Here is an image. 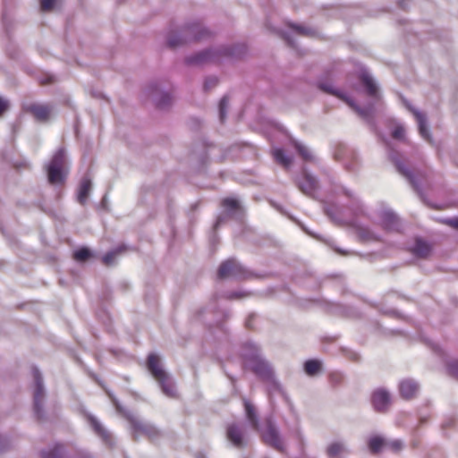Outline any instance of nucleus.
I'll use <instances>...</instances> for the list:
<instances>
[{
	"instance_id": "obj_1",
	"label": "nucleus",
	"mask_w": 458,
	"mask_h": 458,
	"mask_svg": "<svg viewBox=\"0 0 458 458\" xmlns=\"http://www.w3.org/2000/svg\"><path fill=\"white\" fill-rule=\"evenodd\" d=\"M357 79L356 91L368 98L364 106H360L347 92L334 86L326 77H319L316 81V87L320 91L334 96L346 104L365 122L371 132L379 136L386 143L387 157L394 165L396 172L408 181L420 196H422L423 190L418 175L406 165L401 153L389 143L379 130L376 117L378 113L385 109V102L378 82L372 76L368 67L363 64L357 71Z\"/></svg>"
},
{
	"instance_id": "obj_2",
	"label": "nucleus",
	"mask_w": 458,
	"mask_h": 458,
	"mask_svg": "<svg viewBox=\"0 0 458 458\" xmlns=\"http://www.w3.org/2000/svg\"><path fill=\"white\" fill-rule=\"evenodd\" d=\"M240 356L245 369L250 370L261 381L267 383V394L272 399L276 392H283V385L276 375L273 365L263 354L260 345L248 340L242 344Z\"/></svg>"
},
{
	"instance_id": "obj_3",
	"label": "nucleus",
	"mask_w": 458,
	"mask_h": 458,
	"mask_svg": "<svg viewBox=\"0 0 458 458\" xmlns=\"http://www.w3.org/2000/svg\"><path fill=\"white\" fill-rule=\"evenodd\" d=\"M248 53V47L243 43L222 45L216 47H207L194 52L184 57L187 66H200L214 62L223 63L226 60H238L243 58Z\"/></svg>"
},
{
	"instance_id": "obj_4",
	"label": "nucleus",
	"mask_w": 458,
	"mask_h": 458,
	"mask_svg": "<svg viewBox=\"0 0 458 458\" xmlns=\"http://www.w3.org/2000/svg\"><path fill=\"white\" fill-rule=\"evenodd\" d=\"M44 170L47 182L50 185L59 186L64 184L70 171L68 157L64 147H59L54 152L50 160L45 164Z\"/></svg>"
},
{
	"instance_id": "obj_5",
	"label": "nucleus",
	"mask_w": 458,
	"mask_h": 458,
	"mask_svg": "<svg viewBox=\"0 0 458 458\" xmlns=\"http://www.w3.org/2000/svg\"><path fill=\"white\" fill-rule=\"evenodd\" d=\"M112 404L116 411L121 414L131 425L132 430V438L134 441L139 440L138 433H142L150 440L157 438L160 435L159 430L153 424H144L135 418V416L126 408H124L116 396L111 392L106 391Z\"/></svg>"
},
{
	"instance_id": "obj_6",
	"label": "nucleus",
	"mask_w": 458,
	"mask_h": 458,
	"mask_svg": "<svg viewBox=\"0 0 458 458\" xmlns=\"http://www.w3.org/2000/svg\"><path fill=\"white\" fill-rule=\"evenodd\" d=\"M31 373L33 377L32 414L38 422H44L47 420V415L45 409L47 389L44 384L43 375L36 365L31 367Z\"/></svg>"
},
{
	"instance_id": "obj_7",
	"label": "nucleus",
	"mask_w": 458,
	"mask_h": 458,
	"mask_svg": "<svg viewBox=\"0 0 458 458\" xmlns=\"http://www.w3.org/2000/svg\"><path fill=\"white\" fill-rule=\"evenodd\" d=\"M254 430L259 433L265 445L279 452L284 450L281 430L273 414L266 415L263 421Z\"/></svg>"
},
{
	"instance_id": "obj_8",
	"label": "nucleus",
	"mask_w": 458,
	"mask_h": 458,
	"mask_svg": "<svg viewBox=\"0 0 458 458\" xmlns=\"http://www.w3.org/2000/svg\"><path fill=\"white\" fill-rule=\"evenodd\" d=\"M253 276L255 274L233 257L223 260L216 270L217 280H246Z\"/></svg>"
},
{
	"instance_id": "obj_9",
	"label": "nucleus",
	"mask_w": 458,
	"mask_h": 458,
	"mask_svg": "<svg viewBox=\"0 0 458 458\" xmlns=\"http://www.w3.org/2000/svg\"><path fill=\"white\" fill-rule=\"evenodd\" d=\"M294 183L302 194L317 199V192L319 190V180L307 166L304 165L301 167V173L294 177Z\"/></svg>"
},
{
	"instance_id": "obj_10",
	"label": "nucleus",
	"mask_w": 458,
	"mask_h": 458,
	"mask_svg": "<svg viewBox=\"0 0 458 458\" xmlns=\"http://www.w3.org/2000/svg\"><path fill=\"white\" fill-rule=\"evenodd\" d=\"M145 91L157 109L169 108L173 104L172 93L163 89L157 81L148 83Z\"/></svg>"
},
{
	"instance_id": "obj_11",
	"label": "nucleus",
	"mask_w": 458,
	"mask_h": 458,
	"mask_svg": "<svg viewBox=\"0 0 458 458\" xmlns=\"http://www.w3.org/2000/svg\"><path fill=\"white\" fill-rule=\"evenodd\" d=\"M369 402L375 412L386 414L393 403L392 394L385 386L376 387L370 394Z\"/></svg>"
},
{
	"instance_id": "obj_12",
	"label": "nucleus",
	"mask_w": 458,
	"mask_h": 458,
	"mask_svg": "<svg viewBox=\"0 0 458 458\" xmlns=\"http://www.w3.org/2000/svg\"><path fill=\"white\" fill-rule=\"evenodd\" d=\"M81 413L87 420L93 433L101 439L103 444L106 446L114 447L115 444L114 438L100 420L84 407L81 408Z\"/></svg>"
},
{
	"instance_id": "obj_13",
	"label": "nucleus",
	"mask_w": 458,
	"mask_h": 458,
	"mask_svg": "<svg viewBox=\"0 0 458 458\" xmlns=\"http://www.w3.org/2000/svg\"><path fill=\"white\" fill-rule=\"evenodd\" d=\"M213 147L214 144L206 139H202L193 144L190 157L197 161V170L199 173L205 172L209 161V150Z\"/></svg>"
},
{
	"instance_id": "obj_14",
	"label": "nucleus",
	"mask_w": 458,
	"mask_h": 458,
	"mask_svg": "<svg viewBox=\"0 0 458 458\" xmlns=\"http://www.w3.org/2000/svg\"><path fill=\"white\" fill-rule=\"evenodd\" d=\"M181 28L189 44L208 38L212 35L210 30L199 21H186Z\"/></svg>"
},
{
	"instance_id": "obj_15",
	"label": "nucleus",
	"mask_w": 458,
	"mask_h": 458,
	"mask_svg": "<svg viewBox=\"0 0 458 458\" xmlns=\"http://www.w3.org/2000/svg\"><path fill=\"white\" fill-rule=\"evenodd\" d=\"M225 437L233 447L239 450L246 448L249 445L247 432L235 422L226 426Z\"/></svg>"
},
{
	"instance_id": "obj_16",
	"label": "nucleus",
	"mask_w": 458,
	"mask_h": 458,
	"mask_svg": "<svg viewBox=\"0 0 458 458\" xmlns=\"http://www.w3.org/2000/svg\"><path fill=\"white\" fill-rule=\"evenodd\" d=\"M271 124L274 128L287 137L289 144L305 162H311L314 160L312 153L307 148V147L295 139L282 123L279 122H272Z\"/></svg>"
},
{
	"instance_id": "obj_17",
	"label": "nucleus",
	"mask_w": 458,
	"mask_h": 458,
	"mask_svg": "<svg viewBox=\"0 0 458 458\" xmlns=\"http://www.w3.org/2000/svg\"><path fill=\"white\" fill-rule=\"evenodd\" d=\"M340 189L342 193L351 200L350 205L347 206V208L350 210L352 215L350 219L355 218L358 220L360 216H366V208L363 202L354 194V192L344 185H341Z\"/></svg>"
},
{
	"instance_id": "obj_18",
	"label": "nucleus",
	"mask_w": 458,
	"mask_h": 458,
	"mask_svg": "<svg viewBox=\"0 0 458 458\" xmlns=\"http://www.w3.org/2000/svg\"><path fill=\"white\" fill-rule=\"evenodd\" d=\"M397 389L403 400L411 401L418 395L420 385L412 377H405L399 381Z\"/></svg>"
},
{
	"instance_id": "obj_19",
	"label": "nucleus",
	"mask_w": 458,
	"mask_h": 458,
	"mask_svg": "<svg viewBox=\"0 0 458 458\" xmlns=\"http://www.w3.org/2000/svg\"><path fill=\"white\" fill-rule=\"evenodd\" d=\"M381 226L386 232L400 233L402 222L399 216L391 208L383 209L379 215Z\"/></svg>"
},
{
	"instance_id": "obj_20",
	"label": "nucleus",
	"mask_w": 458,
	"mask_h": 458,
	"mask_svg": "<svg viewBox=\"0 0 458 458\" xmlns=\"http://www.w3.org/2000/svg\"><path fill=\"white\" fill-rule=\"evenodd\" d=\"M23 110L30 114L38 123H47L52 114V107L49 105L36 102L24 106Z\"/></svg>"
},
{
	"instance_id": "obj_21",
	"label": "nucleus",
	"mask_w": 458,
	"mask_h": 458,
	"mask_svg": "<svg viewBox=\"0 0 458 458\" xmlns=\"http://www.w3.org/2000/svg\"><path fill=\"white\" fill-rule=\"evenodd\" d=\"M220 206L223 208V211L231 216L233 218L242 216L245 213L244 207L237 196H228L223 198L221 199Z\"/></svg>"
},
{
	"instance_id": "obj_22",
	"label": "nucleus",
	"mask_w": 458,
	"mask_h": 458,
	"mask_svg": "<svg viewBox=\"0 0 458 458\" xmlns=\"http://www.w3.org/2000/svg\"><path fill=\"white\" fill-rule=\"evenodd\" d=\"M188 44L182 29L181 27L174 29L171 24L165 34V47L170 49H177Z\"/></svg>"
},
{
	"instance_id": "obj_23",
	"label": "nucleus",
	"mask_w": 458,
	"mask_h": 458,
	"mask_svg": "<svg viewBox=\"0 0 458 458\" xmlns=\"http://www.w3.org/2000/svg\"><path fill=\"white\" fill-rule=\"evenodd\" d=\"M326 309L330 313L346 318H360L361 316L360 311L357 309L352 306L344 305L340 302L327 301Z\"/></svg>"
},
{
	"instance_id": "obj_24",
	"label": "nucleus",
	"mask_w": 458,
	"mask_h": 458,
	"mask_svg": "<svg viewBox=\"0 0 458 458\" xmlns=\"http://www.w3.org/2000/svg\"><path fill=\"white\" fill-rule=\"evenodd\" d=\"M146 368L149 374L155 378H158L167 372L161 362V357L154 352H151L147 356Z\"/></svg>"
},
{
	"instance_id": "obj_25",
	"label": "nucleus",
	"mask_w": 458,
	"mask_h": 458,
	"mask_svg": "<svg viewBox=\"0 0 458 458\" xmlns=\"http://www.w3.org/2000/svg\"><path fill=\"white\" fill-rule=\"evenodd\" d=\"M242 401L246 422L254 430L261 423L258 410L248 398L243 396Z\"/></svg>"
},
{
	"instance_id": "obj_26",
	"label": "nucleus",
	"mask_w": 458,
	"mask_h": 458,
	"mask_svg": "<svg viewBox=\"0 0 458 458\" xmlns=\"http://www.w3.org/2000/svg\"><path fill=\"white\" fill-rule=\"evenodd\" d=\"M433 251V246L430 242L422 237H416L411 248V252L414 257L420 259L428 258Z\"/></svg>"
},
{
	"instance_id": "obj_27",
	"label": "nucleus",
	"mask_w": 458,
	"mask_h": 458,
	"mask_svg": "<svg viewBox=\"0 0 458 458\" xmlns=\"http://www.w3.org/2000/svg\"><path fill=\"white\" fill-rule=\"evenodd\" d=\"M418 125V132L420 136L428 141L429 144L434 143V140L432 137V133L430 131L428 116L425 113L416 112V115H414Z\"/></svg>"
},
{
	"instance_id": "obj_28",
	"label": "nucleus",
	"mask_w": 458,
	"mask_h": 458,
	"mask_svg": "<svg viewBox=\"0 0 458 458\" xmlns=\"http://www.w3.org/2000/svg\"><path fill=\"white\" fill-rule=\"evenodd\" d=\"M40 458H70V453L62 443L56 442L42 449Z\"/></svg>"
},
{
	"instance_id": "obj_29",
	"label": "nucleus",
	"mask_w": 458,
	"mask_h": 458,
	"mask_svg": "<svg viewBox=\"0 0 458 458\" xmlns=\"http://www.w3.org/2000/svg\"><path fill=\"white\" fill-rule=\"evenodd\" d=\"M348 225L355 229L358 238L361 242L378 240L379 237L368 226H363L357 219H348Z\"/></svg>"
},
{
	"instance_id": "obj_30",
	"label": "nucleus",
	"mask_w": 458,
	"mask_h": 458,
	"mask_svg": "<svg viewBox=\"0 0 458 458\" xmlns=\"http://www.w3.org/2000/svg\"><path fill=\"white\" fill-rule=\"evenodd\" d=\"M301 230L306 233L308 234L309 236L319 241V242H324L325 244H327L328 247H330L335 252H336L337 254L339 255H347L348 254V251L344 249H342L340 247H337L335 244V241L331 238H325L324 236H322L321 234H318L311 230H310L308 227H306L304 225H300Z\"/></svg>"
},
{
	"instance_id": "obj_31",
	"label": "nucleus",
	"mask_w": 458,
	"mask_h": 458,
	"mask_svg": "<svg viewBox=\"0 0 458 458\" xmlns=\"http://www.w3.org/2000/svg\"><path fill=\"white\" fill-rule=\"evenodd\" d=\"M323 211L325 215L335 225H346L348 224V220L344 219L338 216L340 212V208L336 203L325 202L323 204Z\"/></svg>"
},
{
	"instance_id": "obj_32",
	"label": "nucleus",
	"mask_w": 458,
	"mask_h": 458,
	"mask_svg": "<svg viewBox=\"0 0 458 458\" xmlns=\"http://www.w3.org/2000/svg\"><path fill=\"white\" fill-rule=\"evenodd\" d=\"M92 190V181L89 177H83L79 183L76 191V199L77 201L84 206L90 195Z\"/></svg>"
},
{
	"instance_id": "obj_33",
	"label": "nucleus",
	"mask_w": 458,
	"mask_h": 458,
	"mask_svg": "<svg viewBox=\"0 0 458 458\" xmlns=\"http://www.w3.org/2000/svg\"><path fill=\"white\" fill-rule=\"evenodd\" d=\"M302 369L308 377H317L323 372V361L318 358L307 359L302 364Z\"/></svg>"
},
{
	"instance_id": "obj_34",
	"label": "nucleus",
	"mask_w": 458,
	"mask_h": 458,
	"mask_svg": "<svg viewBox=\"0 0 458 458\" xmlns=\"http://www.w3.org/2000/svg\"><path fill=\"white\" fill-rule=\"evenodd\" d=\"M158 382L161 392L169 398L176 396V389L172 377L167 373L156 379Z\"/></svg>"
},
{
	"instance_id": "obj_35",
	"label": "nucleus",
	"mask_w": 458,
	"mask_h": 458,
	"mask_svg": "<svg viewBox=\"0 0 458 458\" xmlns=\"http://www.w3.org/2000/svg\"><path fill=\"white\" fill-rule=\"evenodd\" d=\"M386 445L387 440L379 434H373L367 440L368 449L373 454L381 453L386 447Z\"/></svg>"
},
{
	"instance_id": "obj_36",
	"label": "nucleus",
	"mask_w": 458,
	"mask_h": 458,
	"mask_svg": "<svg viewBox=\"0 0 458 458\" xmlns=\"http://www.w3.org/2000/svg\"><path fill=\"white\" fill-rule=\"evenodd\" d=\"M272 156L277 164L285 168H290L294 161L293 157L289 155L283 147L273 148Z\"/></svg>"
},
{
	"instance_id": "obj_37",
	"label": "nucleus",
	"mask_w": 458,
	"mask_h": 458,
	"mask_svg": "<svg viewBox=\"0 0 458 458\" xmlns=\"http://www.w3.org/2000/svg\"><path fill=\"white\" fill-rule=\"evenodd\" d=\"M128 249H129V246L125 243H121V244L115 246L114 248L109 250L107 252H106L102 256V262L106 266H111L114 263V259L119 255H121L122 253L126 251Z\"/></svg>"
},
{
	"instance_id": "obj_38",
	"label": "nucleus",
	"mask_w": 458,
	"mask_h": 458,
	"mask_svg": "<svg viewBox=\"0 0 458 458\" xmlns=\"http://www.w3.org/2000/svg\"><path fill=\"white\" fill-rule=\"evenodd\" d=\"M96 256V253L85 245L79 246L72 252V258L77 262H85L94 259Z\"/></svg>"
},
{
	"instance_id": "obj_39",
	"label": "nucleus",
	"mask_w": 458,
	"mask_h": 458,
	"mask_svg": "<svg viewBox=\"0 0 458 458\" xmlns=\"http://www.w3.org/2000/svg\"><path fill=\"white\" fill-rule=\"evenodd\" d=\"M230 96L224 94L217 103L218 119L221 123H224L227 118L229 109Z\"/></svg>"
},
{
	"instance_id": "obj_40",
	"label": "nucleus",
	"mask_w": 458,
	"mask_h": 458,
	"mask_svg": "<svg viewBox=\"0 0 458 458\" xmlns=\"http://www.w3.org/2000/svg\"><path fill=\"white\" fill-rule=\"evenodd\" d=\"M286 26L293 32L302 35V36H308L312 37L315 35V30L311 28L306 27L302 24L288 21H286Z\"/></svg>"
},
{
	"instance_id": "obj_41",
	"label": "nucleus",
	"mask_w": 458,
	"mask_h": 458,
	"mask_svg": "<svg viewBox=\"0 0 458 458\" xmlns=\"http://www.w3.org/2000/svg\"><path fill=\"white\" fill-rule=\"evenodd\" d=\"M344 450L345 446L343 442L334 441L327 445L326 453L328 458H336Z\"/></svg>"
},
{
	"instance_id": "obj_42",
	"label": "nucleus",
	"mask_w": 458,
	"mask_h": 458,
	"mask_svg": "<svg viewBox=\"0 0 458 458\" xmlns=\"http://www.w3.org/2000/svg\"><path fill=\"white\" fill-rule=\"evenodd\" d=\"M219 78L216 75L206 76L203 81V91L208 92L219 84Z\"/></svg>"
},
{
	"instance_id": "obj_43",
	"label": "nucleus",
	"mask_w": 458,
	"mask_h": 458,
	"mask_svg": "<svg viewBox=\"0 0 458 458\" xmlns=\"http://www.w3.org/2000/svg\"><path fill=\"white\" fill-rule=\"evenodd\" d=\"M341 352L342 354L346 358L348 359L349 360L352 361V362H360L361 361V356L360 354L352 350V349H350L348 347H342L341 348Z\"/></svg>"
},
{
	"instance_id": "obj_44",
	"label": "nucleus",
	"mask_w": 458,
	"mask_h": 458,
	"mask_svg": "<svg viewBox=\"0 0 458 458\" xmlns=\"http://www.w3.org/2000/svg\"><path fill=\"white\" fill-rule=\"evenodd\" d=\"M391 136L398 140H405V129L402 123H396L391 130Z\"/></svg>"
},
{
	"instance_id": "obj_45",
	"label": "nucleus",
	"mask_w": 458,
	"mask_h": 458,
	"mask_svg": "<svg viewBox=\"0 0 458 458\" xmlns=\"http://www.w3.org/2000/svg\"><path fill=\"white\" fill-rule=\"evenodd\" d=\"M215 313L216 314L217 316V319L216 321V327H218L219 328H222L224 327V322L226 321L227 319H229V318L231 317V312L229 310H223L221 311H219L218 310H215Z\"/></svg>"
},
{
	"instance_id": "obj_46",
	"label": "nucleus",
	"mask_w": 458,
	"mask_h": 458,
	"mask_svg": "<svg viewBox=\"0 0 458 458\" xmlns=\"http://www.w3.org/2000/svg\"><path fill=\"white\" fill-rule=\"evenodd\" d=\"M279 36L282 39L284 40V42L292 48H296L297 44L294 37L293 36L292 32L286 31V30H280Z\"/></svg>"
},
{
	"instance_id": "obj_47",
	"label": "nucleus",
	"mask_w": 458,
	"mask_h": 458,
	"mask_svg": "<svg viewBox=\"0 0 458 458\" xmlns=\"http://www.w3.org/2000/svg\"><path fill=\"white\" fill-rule=\"evenodd\" d=\"M446 369L450 376L458 379V360H451L447 361Z\"/></svg>"
},
{
	"instance_id": "obj_48",
	"label": "nucleus",
	"mask_w": 458,
	"mask_h": 458,
	"mask_svg": "<svg viewBox=\"0 0 458 458\" xmlns=\"http://www.w3.org/2000/svg\"><path fill=\"white\" fill-rule=\"evenodd\" d=\"M218 230L219 229H215V227L212 226L210 229V232H209V235H208L209 244H210L211 248H214V249L218 245L219 241H220Z\"/></svg>"
},
{
	"instance_id": "obj_49",
	"label": "nucleus",
	"mask_w": 458,
	"mask_h": 458,
	"mask_svg": "<svg viewBox=\"0 0 458 458\" xmlns=\"http://www.w3.org/2000/svg\"><path fill=\"white\" fill-rule=\"evenodd\" d=\"M229 218H233L231 216L227 215L225 212L222 211L220 212L213 224V227L215 229H220V227L225 223V221Z\"/></svg>"
},
{
	"instance_id": "obj_50",
	"label": "nucleus",
	"mask_w": 458,
	"mask_h": 458,
	"mask_svg": "<svg viewBox=\"0 0 458 458\" xmlns=\"http://www.w3.org/2000/svg\"><path fill=\"white\" fill-rule=\"evenodd\" d=\"M403 441L401 439H393L387 441L386 447L390 448L392 452L398 453L403 448Z\"/></svg>"
},
{
	"instance_id": "obj_51",
	"label": "nucleus",
	"mask_w": 458,
	"mask_h": 458,
	"mask_svg": "<svg viewBox=\"0 0 458 458\" xmlns=\"http://www.w3.org/2000/svg\"><path fill=\"white\" fill-rule=\"evenodd\" d=\"M250 293L244 291H231L225 293V297L228 300H237L249 296Z\"/></svg>"
},
{
	"instance_id": "obj_52",
	"label": "nucleus",
	"mask_w": 458,
	"mask_h": 458,
	"mask_svg": "<svg viewBox=\"0 0 458 458\" xmlns=\"http://www.w3.org/2000/svg\"><path fill=\"white\" fill-rule=\"evenodd\" d=\"M400 99L403 106L411 112L413 116L416 115V112H421L420 109L416 108L411 102L407 99L403 95L400 94Z\"/></svg>"
},
{
	"instance_id": "obj_53",
	"label": "nucleus",
	"mask_w": 458,
	"mask_h": 458,
	"mask_svg": "<svg viewBox=\"0 0 458 458\" xmlns=\"http://www.w3.org/2000/svg\"><path fill=\"white\" fill-rule=\"evenodd\" d=\"M11 440L8 436L0 433V454L9 450Z\"/></svg>"
},
{
	"instance_id": "obj_54",
	"label": "nucleus",
	"mask_w": 458,
	"mask_h": 458,
	"mask_svg": "<svg viewBox=\"0 0 458 458\" xmlns=\"http://www.w3.org/2000/svg\"><path fill=\"white\" fill-rule=\"evenodd\" d=\"M70 458H95V456L85 449H77L73 454H70Z\"/></svg>"
},
{
	"instance_id": "obj_55",
	"label": "nucleus",
	"mask_w": 458,
	"mask_h": 458,
	"mask_svg": "<svg viewBox=\"0 0 458 458\" xmlns=\"http://www.w3.org/2000/svg\"><path fill=\"white\" fill-rule=\"evenodd\" d=\"M11 163H12L13 166L14 168H16L17 170L26 169V168L30 167V161L25 157L21 158V160L12 161Z\"/></svg>"
},
{
	"instance_id": "obj_56",
	"label": "nucleus",
	"mask_w": 458,
	"mask_h": 458,
	"mask_svg": "<svg viewBox=\"0 0 458 458\" xmlns=\"http://www.w3.org/2000/svg\"><path fill=\"white\" fill-rule=\"evenodd\" d=\"M42 11L52 10L56 7L57 0H39Z\"/></svg>"
},
{
	"instance_id": "obj_57",
	"label": "nucleus",
	"mask_w": 458,
	"mask_h": 458,
	"mask_svg": "<svg viewBox=\"0 0 458 458\" xmlns=\"http://www.w3.org/2000/svg\"><path fill=\"white\" fill-rule=\"evenodd\" d=\"M440 222L454 229L458 230V216L444 217L440 219Z\"/></svg>"
},
{
	"instance_id": "obj_58",
	"label": "nucleus",
	"mask_w": 458,
	"mask_h": 458,
	"mask_svg": "<svg viewBox=\"0 0 458 458\" xmlns=\"http://www.w3.org/2000/svg\"><path fill=\"white\" fill-rule=\"evenodd\" d=\"M344 375L340 372H331L329 374V380L333 386H337L342 383Z\"/></svg>"
},
{
	"instance_id": "obj_59",
	"label": "nucleus",
	"mask_w": 458,
	"mask_h": 458,
	"mask_svg": "<svg viewBox=\"0 0 458 458\" xmlns=\"http://www.w3.org/2000/svg\"><path fill=\"white\" fill-rule=\"evenodd\" d=\"M10 101L0 96V116H2L3 114H4L9 109H10Z\"/></svg>"
},
{
	"instance_id": "obj_60",
	"label": "nucleus",
	"mask_w": 458,
	"mask_h": 458,
	"mask_svg": "<svg viewBox=\"0 0 458 458\" xmlns=\"http://www.w3.org/2000/svg\"><path fill=\"white\" fill-rule=\"evenodd\" d=\"M256 316L257 315L255 312H251L248 315V317L246 318L245 322H244L246 328L251 329L253 327L252 323H253L254 319L256 318Z\"/></svg>"
},
{
	"instance_id": "obj_61",
	"label": "nucleus",
	"mask_w": 458,
	"mask_h": 458,
	"mask_svg": "<svg viewBox=\"0 0 458 458\" xmlns=\"http://www.w3.org/2000/svg\"><path fill=\"white\" fill-rule=\"evenodd\" d=\"M200 206V201L197 200L190 205L188 215L191 216L194 212H196Z\"/></svg>"
},
{
	"instance_id": "obj_62",
	"label": "nucleus",
	"mask_w": 458,
	"mask_h": 458,
	"mask_svg": "<svg viewBox=\"0 0 458 458\" xmlns=\"http://www.w3.org/2000/svg\"><path fill=\"white\" fill-rule=\"evenodd\" d=\"M107 202H108V197H107V193H106L103 197H102V199L99 203L100 207L103 208V209H106L107 208Z\"/></svg>"
},
{
	"instance_id": "obj_63",
	"label": "nucleus",
	"mask_w": 458,
	"mask_h": 458,
	"mask_svg": "<svg viewBox=\"0 0 458 458\" xmlns=\"http://www.w3.org/2000/svg\"><path fill=\"white\" fill-rule=\"evenodd\" d=\"M355 166H356V161H352V162H350V163H346L344 165V167L347 171L349 172H352L355 170Z\"/></svg>"
},
{
	"instance_id": "obj_64",
	"label": "nucleus",
	"mask_w": 458,
	"mask_h": 458,
	"mask_svg": "<svg viewBox=\"0 0 458 458\" xmlns=\"http://www.w3.org/2000/svg\"><path fill=\"white\" fill-rule=\"evenodd\" d=\"M454 425V420L453 419H448L442 423V428H451Z\"/></svg>"
}]
</instances>
